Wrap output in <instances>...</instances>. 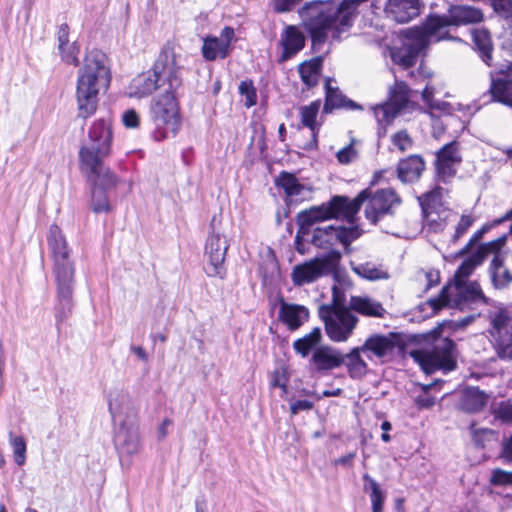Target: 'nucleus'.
<instances>
[{
    "instance_id": "1",
    "label": "nucleus",
    "mask_w": 512,
    "mask_h": 512,
    "mask_svg": "<svg viewBox=\"0 0 512 512\" xmlns=\"http://www.w3.org/2000/svg\"><path fill=\"white\" fill-rule=\"evenodd\" d=\"M365 201H368L365 217L372 224H377L385 216L392 215L394 208L401 204L400 197L392 188L379 189L374 193L365 189L352 200L346 196H334L326 203L301 211L298 217L299 233L305 234L312 224L332 218H343L349 223H354Z\"/></svg>"
},
{
    "instance_id": "2",
    "label": "nucleus",
    "mask_w": 512,
    "mask_h": 512,
    "mask_svg": "<svg viewBox=\"0 0 512 512\" xmlns=\"http://www.w3.org/2000/svg\"><path fill=\"white\" fill-rule=\"evenodd\" d=\"M110 82L107 56L97 49L87 52L77 72L75 98L79 118L86 120L96 112L99 95L108 90Z\"/></svg>"
},
{
    "instance_id": "3",
    "label": "nucleus",
    "mask_w": 512,
    "mask_h": 512,
    "mask_svg": "<svg viewBox=\"0 0 512 512\" xmlns=\"http://www.w3.org/2000/svg\"><path fill=\"white\" fill-rule=\"evenodd\" d=\"M183 80V59L174 46L167 44L160 52L152 70L136 76L129 85V96L143 98L155 90L179 89Z\"/></svg>"
},
{
    "instance_id": "4",
    "label": "nucleus",
    "mask_w": 512,
    "mask_h": 512,
    "mask_svg": "<svg viewBox=\"0 0 512 512\" xmlns=\"http://www.w3.org/2000/svg\"><path fill=\"white\" fill-rule=\"evenodd\" d=\"M177 90L164 89V92L153 98L151 102L153 137L157 141L174 138L180 131L181 116L176 98Z\"/></svg>"
},
{
    "instance_id": "5",
    "label": "nucleus",
    "mask_w": 512,
    "mask_h": 512,
    "mask_svg": "<svg viewBox=\"0 0 512 512\" xmlns=\"http://www.w3.org/2000/svg\"><path fill=\"white\" fill-rule=\"evenodd\" d=\"M456 345L449 338L437 337L431 348L418 349L410 352V356L417 362L424 372L432 373L435 370L451 371L456 367Z\"/></svg>"
},
{
    "instance_id": "6",
    "label": "nucleus",
    "mask_w": 512,
    "mask_h": 512,
    "mask_svg": "<svg viewBox=\"0 0 512 512\" xmlns=\"http://www.w3.org/2000/svg\"><path fill=\"white\" fill-rule=\"evenodd\" d=\"M341 260L338 250H331L301 264L295 265L291 272V280L295 286L311 284L336 271Z\"/></svg>"
},
{
    "instance_id": "7",
    "label": "nucleus",
    "mask_w": 512,
    "mask_h": 512,
    "mask_svg": "<svg viewBox=\"0 0 512 512\" xmlns=\"http://www.w3.org/2000/svg\"><path fill=\"white\" fill-rule=\"evenodd\" d=\"M111 151H105L87 144L81 145L78 157L79 168L90 181L101 185L116 186L118 179L105 165L104 160Z\"/></svg>"
},
{
    "instance_id": "8",
    "label": "nucleus",
    "mask_w": 512,
    "mask_h": 512,
    "mask_svg": "<svg viewBox=\"0 0 512 512\" xmlns=\"http://www.w3.org/2000/svg\"><path fill=\"white\" fill-rule=\"evenodd\" d=\"M318 314L328 338L336 343L346 342L359 321L348 307L320 306Z\"/></svg>"
},
{
    "instance_id": "9",
    "label": "nucleus",
    "mask_w": 512,
    "mask_h": 512,
    "mask_svg": "<svg viewBox=\"0 0 512 512\" xmlns=\"http://www.w3.org/2000/svg\"><path fill=\"white\" fill-rule=\"evenodd\" d=\"M47 246L53 261L55 279H68L75 277V265L71 258L72 248L57 225H51L47 235Z\"/></svg>"
},
{
    "instance_id": "10",
    "label": "nucleus",
    "mask_w": 512,
    "mask_h": 512,
    "mask_svg": "<svg viewBox=\"0 0 512 512\" xmlns=\"http://www.w3.org/2000/svg\"><path fill=\"white\" fill-rule=\"evenodd\" d=\"M476 303H487V298L476 281L455 284V294L452 299L450 289L445 286L438 297L429 300V304L434 310L445 306L465 310Z\"/></svg>"
},
{
    "instance_id": "11",
    "label": "nucleus",
    "mask_w": 512,
    "mask_h": 512,
    "mask_svg": "<svg viewBox=\"0 0 512 512\" xmlns=\"http://www.w3.org/2000/svg\"><path fill=\"white\" fill-rule=\"evenodd\" d=\"M409 87L396 81L390 88L386 103L373 107V114L379 124H390L398 115L419 109L417 103L409 99Z\"/></svg>"
},
{
    "instance_id": "12",
    "label": "nucleus",
    "mask_w": 512,
    "mask_h": 512,
    "mask_svg": "<svg viewBox=\"0 0 512 512\" xmlns=\"http://www.w3.org/2000/svg\"><path fill=\"white\" fill-rule=\"evenodd\" d=\"M402 349L403 342L395 333L372 334L360 346V350L363 351L368 360H377L381 364L391 360Z\"/></svg>"
},
{
    "instance_id": "13",
    "label": "nucleus",
    "mask_w": 512,
    "mask_h": 512,
    "mask_svg": "<svg viewBox=\"0 0 512 512\" xmlns=\"http://www.w3.org/2000/svg\"><path fill=\"white\" fill-rule=\"evenodd\" d=\"M107 402L115 425L139 421L138 407L128 391L118 388L112 389L107 395Z\"/></svg>"
},
{
    "instance_id": "14",
    "label": "nucleus",
    "mask_w": 512,
    "mask_h": 512,
    "mask_svg": "<svg viewBox=\"0 0 512 512\" xmlns=\"http://www.w3.org/2000/svg\"><path fill=\"white\" fill-rule=\"evenodd\" d=\"M451 25L448 16L430 15L421 26L409 28L411 35L418 42H423L426 49L432 42H438L448 38L447 28Z\"/></svg>"
},
{
    "instance_id": "15",
    "label": "nucleus",
    "mask_w": 512,
    "mask_h": 512,
    "mask_svg": "<svg viewBox=\"0 0 512 512\" xmlns=\"http://www.w3.org/2000/svg\"><path fill=\"white\" fill-rule=\"evenodd\" d=\"M228 247L223 235L214 230L210 233L205 244V257L208 262L206 273L209 277H224L226 273L224 261Z\"/></svg>"
},
{
    "instance_id": "16",
    "label": "nucleus",
    "mask_w": 512,
    "mask_h": 512,
    "mask_svg": "<svg viewBox=\"0 0 512 512\" xmlns=\"http://www.w3.org/2000/svg\"><path fill=\"white\" fill-rule=\"evenodd\" d=\"M357 236L358 234L355 228L329 225L316 228L313 231L311 242L318 248L329 249V251H331L334 250L333 247L338 243L344 246L350 245Z\"/></svg>"
},
{
    "instance_id": "17",
    "label": "nucleus",
    "mask_w": 512,
    "mask_h": 512,
    "mask_svg": "<svg viewBox=\"0 0 512 512\" xmlns=\"http://www.w3.org/2000/svg\"><path fill=\"white\" fill-rule=\"evenodd\" d=\"M462 162L459 151V143L452 141L444 145L436 154V176L438 180L448 183L457 173V168Z\"/></svg>"
},
{
    "instance_id": "18",
    "label": "nucleus",
    "mask_w": 512,
    "mask_h": 512,
    "mask_svg": "<svg viewBox=\"0 0 512 512\" xmlns=\"http://www.w3.org/2000/svg\"><path fill=\"white\" fill-rule=\"evenodd\" d=\"M233 41H235V31L229 26L221 30L219 37L206 36L201 47L203 58L207 61L227 58L232 50L231 45Z\"/></svg>"
},
{
    "instance_id": "19",
    "label": "nucleus",
    "mask_w": 512,
    "mask_h": 512,
    "mask_svg": "<svg viewBox=\"0 0 512 512\" xmlns=\"http://www.w3.org/2000/svg\"><path fill=\"white\" fill-rule=\"evenodd\" d=\"M500 245V241H493L482 248L485 254L494 253L489 272L492 284L496 289L507 288L512 283V273L504 266V256L499 251Z\"/></svg>"
},
{
    "instance_id": "20",
    "label": "nucleus",
    "mask_w": 512,
    "mask_h": 512,
    "mask_svg": "<svg viewBox=\"0 0 512 512\" xmlns=\"http://www.w3.org/2000/svg\"><path fill=\"white\" fill-rule=\"evenodd\" d=\"M116 426L115 445L119 453L129 456L138 454L142 449L139 421Z\"/></svg>"
},
{
    "instance_id": "21",
    "label": "nucleus",
    "mask_w": 512,
    "mask_h": 512,
    "mask_svg": "<svg viewBox=\"0 0 512 512\" xmlns=\"http://www.w3.org/2000/svg\"><path fill=\"white\" fill-rule=\"evenodd\" d=\"M74 278L55 279L56 282V305L54 308L56 324L59 327L71 315L73 302Z\"/></svg>"
},
{
    "instance_id": "22",
    "label": "nucleus",
    "mask_w": 512,
    "mask_h": 512,
    "mask_svg": "<svg viewBox=\"0 0 512 512\" xmlns=\"http://www.w3.org/2000/svg\"><path fill=\"white\" fill-rule=\"evenodd\" d=\"M404 42L400 47H392L389 49V55L394 64L407 69L416 63L419 54L425 50L423 42L408 35V30L404 32Z\"/></svg>"
},
{
    "instance_id": "23",
    "label": "nucleus",
    "mask_w": 512,
    "mask_h": 512,
    "mask_svg": "<svg viewBox=\"0 0 512 512\" xmlns=\"http://www.w3.org/2000/svg\"><path fill=\"white\" fill-rule=\"evenodd\" d=\"M278 302V320L285 325L289 331L298 330L309 320L310 312L306 306L289 303L282 297Z\"/></svg>"
},
{
    "instance_id": "24",
    "label": "nucleus",
    "mask_w": 512,
    "mask_h": 512,
    "mask_svg": "<svg viewBox=\"0 0 512 512\" xmlns=\"http://www.w3.org/2000/svg\"><path fill=\"white\" fill-rule=\"evenodd\" d=\"M310 363L318 373L331 371L344 364L343 353L330 345H322L314 349Z\"/></svg>"
},
{
    "instance_id": "25",
    "label": "nucleus",
    "mask_w": 512,
    "mask_h": 512,
    "mask_svg": "<svg viewBox=\"0 0 512 512\" xmlns=\"http://www.w3.org/2000/svg\"><path fill=\"white\" fill-rule=\"evenodd\" d=\"M113 140L112 122L109 117L99 118L90 126L87 138L82 142L93 147L111 151Z\"/></svg>"
},
{
    "instance_id": "26",
    "label": "nucleus",
    "mask_w": 512,
    "mask_h": 512,
    "mask_svg": "<svg viewBox=\"0 0 512 512\" xmlns=\"http://www.w3.org/2000/svg\"><path fill=\"white\" fill-rule=\"evenodd\" d=\"M282 53L279 62H286L299 53L305 46V36L296 26H286L280 36Z\"/></svg>"
},
{
    "instance_id": "27",
    "label": "nucleus",
    "mask_w": 512,
    "mask_h": 512,
    "mask_svg": "<svg viewBox=\"0 0 512 512\" xmlns=\"http://www.w3.org/2000/svg\"><path fill=\"white\" fill-rule=\"evenodd\" d=\"M420 0H388L386 13L398 23H407L417 17L421 9Z\"/></svg>"
},
{
    "instance_id": "28",
    "label": "nucleus",
    "mask_w": 512,
    "mask_h": 512,
    "mask_svg": "<svg viewBox=\"0 0 512 512\" xmlns=\"http://www.w3.org/2000/svg\"><path fill=\"white\" fill-rule=\"evenodd\" d=\"M351 270L360 278L367 281L388 280L390 274L388 269L382 264L372 260L350 261Z\"/></svg>"
},
{
    "instance_id": "29",
    "label": "nucleus",
    "mask_w": 512,
    "mask_h": 512,
    "mask_svg": "<svg viewBox=\"0 0 512 512\" xmlns=\"http://www.w3.org/2000/svg\"><path fill=\"white\" fill-rule=\"evenodd\" d=\"M348 308L366 317L384 318L387 314L382 303L369 296H352Z\"/></svg>"
},
{
    "instance_id": "30",
    "label": "nucleus",
    "mask_w": 512,
    "mask_h": 512,
    "mask_svg": "<svg viewBox=\"0 0 512 512\" xmlns=\"http://www.w3.org/2000/svg\"><path fill=\"white\" fill-rule=\"evenodd\" d=\"M321 102L316 100L309 105H304L299 108V115L301 124L311 131L312 140L308 145L309 149L317 147V136L321 127V123L317 121L318 113L320 110Z\"/></svg>"
},
{
    "instance_id": "31",
    "label": "nucleus",
    "mask_w": 512,
    "mask_h": 512,
    "mask_svg": "<svg viewBox=\"0 0 512 512\" xmlns=\"http://www.w3.org/2000/svg\"><path fill=\"white\" fill-rule=\"evenodd\" d=\"M425 169L423 159L418 155H411L399 162L398 177L402 182L411 183L418 180Z\"/></svg>"
},
{
    "instance_id": "32",
    "label": "nucleus",
    "mask_w": 512,
    "mask_h": 512,
    "mask_svg": "<svg viewBox=\"0 0 512 512\" xmlns=\"http://www.w3.org/2000/svg\"><path fill=\"white\" fill-rule=\"evenodd\" d=\"M360 346L352 348L347 354H343L344 364L352 379H362L368 372V364L362 357Z\"/></svg>"
},
{
    "instance_id": "33",
    "label": "nucleus",
    "mask_w": 512,
    "mask_h": 512,
    "mask_svg": "<svg viewBox=\"0 0 512 512\" xmlns=\"http://www.w3.org/2000/svg\"><path fill=\"white\" fill-rule=\"evenodd\" d=\"M448 19L451 25L457 26L477 23L482 21L483 13L480 9L471 6L457 5L450 7Z\"/></svg>"
},
{
    "instance_id": "34",
    "label": "nucleus",
    "mask_w": 512,
    "mask_h": 512,
    "mask_svg": "<svg viewBox=\"0 0 512 512\" xmlns=\"http://www.w3.org/2000/svg\"><path fill=\"white\" fill-rule=\"evenodd\" d=\"M346 108L350 110L362 109L356 102L347 99L338 88L330 87L329 81L326 82V98L324 112L330 113L334 109Z\"/></svg>"
},
{
    "instance_id": "35",
    "label": "nucleus",
    "mask_w": 512,
    "mask_h": 512,
    "mask_svg": "<svg viewBox=\"0 0 512 512\" xmlns=\"http://www.w3.org/2000/svg\"><path fill=\"white\" fill-rule=\"evenodd\" d=\"M487 395L478 388L470 387L462 392L459 408L468 413L482 410L487 403Z\"/></svg>"
},
{
    "instance_id": "36",
    "label": "nucleus",
    "mask_w": 512,
    "mask_h": 512,
    "mask_svg": "<svg viewBox=\"0 0 512 512\" xmlns=\"http://www.w3.org/2000/svg\"><path fill=\"white\" fill-rule=\"evenodd\" d=\"M488 319L491 325L490 333L497 340H501L503 335L508 333V325L510 322L509 313L505 308L496 307L489 311Z\"/></svg>"
},
{
    "instance_id": "37",
    "label": "nucleus",
    "mask_w": 512,
    "mask_h": 512,
    "mask_svg": "<svg viewBox=\"0 0 512 512\" xmlns=\"http://www.w3.org/2000/svg\"><path fill=\"white\" fill-rule=\"evenodd\" d=\"M322 341V332L319 327H315L310 333L296 339L293 342L294 351L301 357L305 358L309 353L314 351Z\"/></svg>"
},
{
    "instance_id": "38",
    "label": "nucleus",
    "mask_w": 512,
    "mask_h": 512,
    "mask_svg": "<svg viewBox=\"0 0 512 512\" xmlns=\"http://www.w3.org/2000/svg\"><path fill=\"white\" fill-rule=\"evenodd\" d=\"M447 191L440 187L436 186L431 191L423 194L419 197L420 205L423 212H432V211H441L442 209H448L444 202V194Z\"/></svg>"
},
{
    "instance_id": "39",
    "label": "nucleus",
    "mask_w": 512,
    "mask_h": 512,
    "mask_svg": "<svg viewBox=\"0 0 512 512\" xmlns=\"http://www.w3.org/2000/svg\"><path fill=\"white\" fill-rule=\"evenodd\" d=\"M322 60L315 58L299 65L298 71L302 82L307 88L317 85L321 74Z\"/></svg>"
},
{
    "instance_id": "40",
    "label": "nucleus",
    "mask_w": 512,
    "mask_h": 512,
    "mask_svg": "<svg viewBox=\"0 0 512 512\" xmlns=\"http://www.w3.org/2000/svg\"><path fill=\"white\" fill-rule=\"evenodd\" d=\"M276 184L284 190L287 197L295 201H297L305 191V186L298 181L295 175L288 172H282L277 178Z\"/></svg>"
},
{
    "instance_id": "41",
    "label": "nucleus",
    "mask_w": 512,
    "mask_h": 512,
    "mask_svg": "<svg viewBox=\"0 0 512 512\" xmlns=\"http://www.w3.org/2000/svg\"><path fill=\"white\" fill-rule=\"evenodd\" d=\"M491 95L493 99L512 108V80L507 76L493 79L491 84Z\"/></svg>"
},
{
    "instance_id": "42",
    "label": "nucleus",
    "mask_w": 512,
    "mask_h": 512,
    "mask_svg": "<svg viewBox=\"0 0 512 512\" xmlns=\"http://www.w3.org/2000/svg\"><path fill=\"white\" fill-rule=\"evenodd\" d=\"M423 215L424 227L430 232L438 233L445 229L453 214L450 209H442L441 211L423 212Z\"/></svg>"
},
{
    "instance_id": "43",
    "label": "nucleus",
    "mask_w": 512,
    "mask_h": 512,
    "mask_svg": "<svg viewBox=\"0 0 512 512\" xmlns=\"http://www.w3.org/2000/svg\"><path fill=\"white\" fill-rule=\"evenodd\" d=\"M472 37L475 46L480 52L482 60L487 64L491 65L490 61L492 59L491 57V51H492V42L490 38V34L485 29H474L472 31Z\"/></svg>"
},
{
    "instance_id": "44",
    "label": "nucleus",
    "mask_w": 512,
    "mask_h": 512,
    "mask_svg": "<svg viewBox=\"0 0 512 512\" xmlns=\"http://www.w3.org/2000/svg\"><path fill=\"white\" fill-rule=\"evenodd\" d=\"M91 208L94 213H107L111 207L106 196L105 190L111 189L114 186L101 185L100 183L93 182Z\"/></svg>"
},
{
    "instance_id": "45",
    "label": "nucleus",
    "mask_w": 512,
    "mask_h": 512,
    "mask_svg": "<svg viewBox=\"0 0 512 512\" xmlns=\"http://www.w3.org/2000/svg\"><path fill=\"white\" fill-rule=\"evenodd\" d=\"M352 288V282L349 279H337V283L332 287L331 307H346V292Z\"/></svg>"
},
{
    "instance_id": "46",
    "label": "nucleus",
    "mask_w": 512,
    "mask_h": 512,
    "mask_svg": "<svg viewBox=\"0 0 512 512\" xmlns=\"http://www.w3.org/2000/svg\"><path fill=\"white\" fill-rule=\"evenodd\" d=\"M480 263L481 257L479 256H472L464 260L455 273V284L468 282L467 278Z\"/></svg>"
},
{
    "instance_id": "47",
    "label": "nucleus",
    "mask_w": 512,
    "mask_h": 512,
    "mask_svg": "<svg viewBox=\"0 0 512 512\" xmlns=\"http://www.w3.org/2000/svg\"><path fill=\"white\" fill-rule=\"evenodd\" d=\"M9 442L12 447L15 463L18 466L24 465L26 461V441L24 437L10 434Z\"/></svg>"
},
{
    "instance_id": "48",
    "label": "nucleus",
    "mask_w": 512,
    "mask_h": 512,
    "mask_svg": "<svg viewBox=\"0 0 512 512\" xmlns=\"http://www.w3.org/2000/svg\"><path fill=\"white\" fill-rule=\"evenodd\" d=\"M58 52L60 54L61 60L68 64L73 66L79 65V52L80 47L77 44L76 41L70 42L66 45H63V47L57 48Z\"/></svg>"
},
{
    "instance_id": "49",
    "label": "nucleus",
    "mask_w": 512,
    "mask_h": 512,
    "mask_svg": "<svg viewBox=\"0 0 512 512\" xmlns=\"http://www.w3.org/2000/svg\"><path fill=\"white\" fill-rule=\"evenodd\" d=\"M493 415L503 423H512V402L502 401L493 409Z\"/></svg>"
},
{
    "instance_id": "50",
    "label": "nucleus",
    "mask_w": 512,
    "mask_h": 512,
    "mask_svg": "<svg viewBox=\"0 0 512 512\" xmlns=\"http://www.w3.org/2000/svg\"><path fill=\"white\" fill-rule=\"evenodd\" d=\"M392 144L400 151L405 152L412 148L413 140L406 130L395 133L391 138Z\"/></svg>"
},
{
    "instance_id": "51",
    "label": "nucleus",
    "mask_w": 512,
    "mask_h": 512,
    "mask_svg": "<svg viewBox=\"0 0 512 512\" xmlns=\"http://www.w3.org/2000/svg\"><path fill=\"white\" fill-rule=\"evenodd\" d=\"M490 483L494 486H512V471H505L500 468L494 469Z\"/></svg>"
},
{
    "instance_id": "52",
    "label": "nucleus",
    "mask_w": 512,
    "mask_h": 512,
    "mask_svg": "<svg viewBox=\"0 0 512 512\" xmlns=\"http://www.w3.org/2000/svg\"><path fill=\"white\" fill-rule=\"evenodd\" d=\"M354 143L355 140L351 139L349 145L345 146L337 152L336 158L340 164H350L357 158V151L354 148Z\"/></svg>"
},
{
    "instance_id": "53",
    "label": "nucleus",
    "mask_w": 512,
    "mask_h": 512,
    "mask_svg": "<svg viewBox=\"0 0 512 512\" xmlns=\"http://www.w3.org/2000/svg\"><path fill=\"white\" fill-rule=\"evenodd\" d=\"M428 114L431 118L437 117L436 112H438L441 115H451L455 109L453 106L446 101H439L435 100L429 107Z\"/></svg>"
},
{
    "instance_id": "54",
    "label": "nucleus",
    "mask_w": 512,
    "mask_h": 512,
    "mask_svg": "<svg viewBox=\"0 0 512 512\" xmlns=\"http://www.w3.org/2000/svg\"><path fill=\"white\" fill-rule=\"evenodd\" d=\"M239 92L241 95L245 96L246 101L245 105L247 107H251L256 104L257 102V94L256 90L253 87L251 82L243 81L239 85Z\"/></svg>"
},
{
    "instance_id": "55",
    "label": "nucleus",
    "mask_w": 512,
    "mask_h": 512,
    "mask_svg": "<svg viewBox=\"0 0 512 512\" xmlns=\"http://www.w3.org/2000/svg\"><path fill=\"white\" fill-rule=\"evenodd\" d=\"M474 219L469 215H462L460 221L458 222L455 233L452 237L453 242H456L460 237H462L468 229L473 224Z\"/></svg>"
},
{
    "instance_id": "56",
    "label": "nucleus",
    "mask_w": 512,
    "mask_h": 512,
    "mask_svg": "<svg viewBox=\"0 0 512 512\" xmlns=\"http://www.w3.org/2000/svg\"><path fill=\"white\" fill-rule=\"evenodd\" d=\"M122 123L128 129L138 128L140 125V116L134 109L126 110L122 114Z\"/></svg>"
},
{
    "instance_id": "57",
    "label": "nucleus",
    "mask_w": 512,
    "mask_h": 512,
    "mask_svg": "<svg viewBox=\"0 0 512 512\" xmlns=\"http://www.w3.org/2000/svg\"><path fill=\"white\" fill-rule=\"evenodd\" d=\"M492 6L503 17L512 19V0H492Z\"/></svg>"
},
{
    "instance_id": "58",
    "label": "nucleus",
    "mask_w": 512,
    "mask_h": 512,
    "mask_svg": "<svg viewBox=\"0 0 512 512\" xmlns=\"http://www.w3.org/2000/svg\"><path fill=\"white\" fill-rule=\"evenodd\" d=\"M57 48L59 47H63V45H66L68 43H70V40H69V27L66 23L64 24H61L59 27H58V30H57Z\"/></svg>"
},
{
    "instance_id": "59",
    "label": "nucleus",
    "mask_w": 512,
    "mask_h": 512,
    "mask_svg": "<svg viewBox=\"0 0 512 512\" xmlns=\"http://www.w3.org/2000/svg\"><path fill=\"white\" fill-rule=\"evenodd\" d=\"M313 408V403L308 400H297L291 404L290 410L292 415L298 414L300 411L311 410Z\"/></svg>"
},
{
    "instance_id": "60",
    "label": "nucleus",
    "mask_w": 512,
    "mask_h": 512,
    "mask_svg": "<svg viewBox=\"0 0 512 512\" xmlns=\"http://www.w3.org/2000/svg\"><path fill=\"white\" fill-rule=\"evenodd\" d=\"M301 0H274V8L278 12L290 11Z\"/></svg>"
},
{
    "instance_id": "61",
    "label": "nucleus",
    "mask_w": 512,
    "mask_h": 512,
    "mask_svg": "<svg viewBox=\"0 0 512 512\" xmlns=\"http://www.w3.org/2000/svg\"><path fill=\"white\" fill-rule=\"evenodd\" d=\"M370 499L372 504V512H382L383 503L385 500L383 491L370 494Z\"/></svg>"
},
{
    "instance_id": "62",
    "label": "nucleus",
    "mask_w": 512,
    "mask_h": 512,
    "mask_svg": "<svg viewBox=\"0 0 512 512\" xmlns=\"http://www.w3.org/2000/svg\"><path fill=\"white\" fill-rule=\"evenodd\" d=\"M363 480H364V491H370V494H374V493H378L381 490L379 484L369 475V474H364L363 475Z\"/></svg>"
},
{
    "instance_id": "63",
    "label": "nucleus",
    "mask_w": 512,
    "mask_h": 512,
    "mask_svg": "<svg viewBox=\"0 0 512 512\" xmlns=\"http://www.w3.org/2000/svg\"><path fill=\"white\" fill-rule=\"evenodd\" d=\"M415 403L419 409H429L435 405L436 399L431 396L423 395L418 396L415 399Z\"/></svg>"
},
{
    "instance_id": "64",
    "label": "nucleus",
    "mask_w": 512,
    "mask_h": 512,
    "mask_svg": "<svg viewBox=\"0 0 512 512\" xmlns=\"http://www.w3.org/2000/svg\"><path fill=\"white\" fill-rule=\"evenodd\" d=\"M501 457L506 462H512V436L503 443Z\"/></svg>"
}]
</instances>
